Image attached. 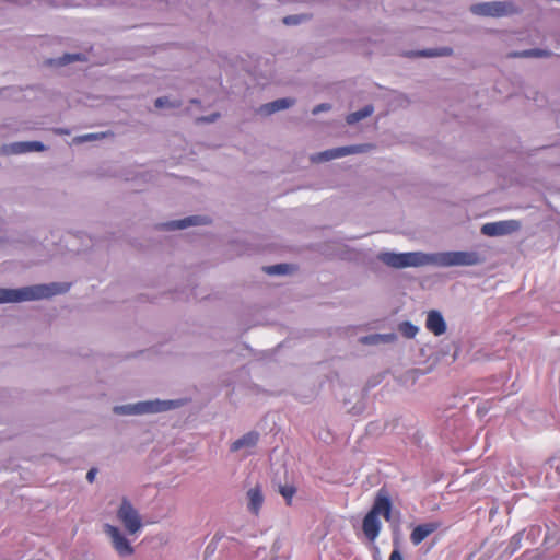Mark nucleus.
I'll use <instances>...</instances> for the list:
<instances>
[{"label":"nucleus","mask_w":560,"mask_h":560,"mask_svg":"<svg viewBox=\"0 0 560 560\" xmlns=\"http://www.w3.org/2000/svg\"><path fill=\"white\" fill-rule=\"evenodd\" d=\"M377 259L388 267L406 268L433 264L440 267L475 266L485 261L477 252H444L427 255L420 252L392 253L384 252L377 255Z\"/></svg>","instance_id":"1"},{"label":"nucleus","mask_w":560,"mask_h":560,"mask_svg":"<svg viewBox=\"0 0 560 560\" xmlns=\"http://www.w3.org/2000/svg\"><path fill=\"white\" fill-rule=\"evenodd\" d=\"M392 500L387 492L380 490L374 499L371 510L366 513L362 522V530L370 541H374L381 532L380 515L386 521L392 518Z\"/></svg>","instance_id":"2"},{"label":"nucleus","mask_w":560,"mask_h":560,"mask_svg":"<svg viewBox=\"0 0 560 560\" xmlns=\"http://www.w3.org/2000/svg\"><path fill=\"white\" fill-rule=\"evenodd\" d=\"M68 290V285L51 283L25 287L22 289H0V303L39 300Z\"/></svg>","instance_id":"3"},{"label":"nucleus","mask_w":560,"mask_h":560,"mask_svg":"<svg viewBox=\"0 0 560 560\" xmlns=\"http://www.w3.org/2000/svg\"><path fill=\"white\" fill-rule=\"evenodd\" d=\"M470 12L479 16L502 18L516 14L520 9L511 1H490L472 4Z\"/></svg>","instance_id":"4"},{"label":"nucleus","mask_w":560,"mask_h":560,"mask_svg":"<svg viewBox=\"0 0 560 560\" xmlns=\"http://www.w3.org/2000/svg\"><path fill=\"white\" fill-rule=\"evenodd\" d=\"M372 148H373V145L369 144V143L332 148V149H328V150L318 152L316 154H313L311 156V161L313 163L327 162V161L340 159V158L351 155V154L365 153V152H369Z\"/></svg>","instance_id":"5"},{"label":"nucleus","mask_w":560,"mask_h":560,"mask_svg":"<svg viewBox=\"0 0 560 560\" xmlns=\"http://www.w3.org/2000/svg\"><path fill=\"white\" fill-rule=\"evenodd\" d=\"M172 406L173 401H143L135 405L116 406L114 412L118 415H142L167 410Z\"/></svg>","instance_id":"6"},{"label":"nucleus","mask_w":560,"mask_h":560,"mask_svg":"<svg viewBox=\"0 0 560 560\" xmlns=\"http://www.w3.org/2000/svg\"><path fill=\"white\" fill-rule=\"evenodd\" d=\"M117 516L129 534L137 533L142 526L139 513L127 499L122 500Z\"/></svg>","instance_id":"7"},{"label":"nucleus","mask_w":560,"mask_h":560,"mask_svg":"<svg viewBox=\"0 0 560 560\" xmlns=\"http://www.w3.org/2000/svg\"><path fill=\"white\" fill-rule=\"evenodd\" d=\"M211 219L207 215H189L178 220H171L158 225V229L163 231L185 230L190 226L208 225Z\"/></svg>","instance_id":"8"},{"label":"nucleus","mask_w":560,"mask_h":560,"mask_svg":"<svg viewBox=\"0 0 560 560\" xmlns=\"http://www.w3.org/2000/svg\"><path fill=\"white\" fill-rule=\"evenodd\" d=\"M520 226L521 224L516 220L489 222L481 226V233L487 236L506 235L517 231Z\"/></svg>","instance_id":"9"},{"label":"nucleus","mask_w":560,"mask_h":560,"mask_svg":"<svg viewBox=\"0 0 560 560\" xmlns=\"http://www.w3.org/2000/svg\"><path fill=\"white\" fill-rule=\"evenodd\" d=\"M104 532L112 539L115 550L122 557L130 556L133 553V548L127 538L120 533V530L113 525L106 524Z\"/></svg>","instance_id":"10"},{"label":"nucleus","mask_w":560,"mask_h":560,"mask_svg":"<svg viewBox=\"0 0 560 560\" xmlns=\"http://www.w3.org/2000/svg\"><path fill=\"white\" fill-rule=\"evenodd\" d=\"M45 150V145L39 141L13 142L1 148L3 154H23L27 152H40Z\"/></svg>","instance_id":"11"},{"label":"nucleus","mask_w":560,"mask_h":560,"mask_svg":"<svg viewBox=\"0 0 560 560\" xmlns=\"http://www.w3.org/2000/svg\"><path fill=\"white\" fill-rule=\"evenodd\" d=\"M440 527H441L440 522H429V523H423V524L417 525L410 534V541L412 542V545L418 546L427 537H429L431 534L436 532Z\"/></svg>","instance_id":"12"},{"label":"nucleus","mask_w":560,"mask_h":560,"mask_svg":"<svg viewBox=\"0 0 560 560\" xmlns=\"http://www.w3.org/2000/svg\"><path fill=\"white\" fill-rule=\"evenodd\" d=\"M425 328L435 336H441L446 331V323L439 311L432 310L428 313Z\"/></svg>","instance_id":"13"},{"label":"nucleus","mask_w":560,"mask_h":560,"mask_svg":"<svg viewBox=\"0 0 560 560\" xmlns=\"http://www.w3.org/2000/svg\"><path fill=\"white\" fill-rule=\"evenodd\" d=\"M294 103H295V101L290 97L278 98L273 102L266 103V104L261 105L259 108V113L268 116L276 112L287 109V108L291 107L292 105H294Z\"/></svg>","instance_id":"14"},{"label":"nucleus","mask_w":560,"mask_h":560,"mask_svg":"<svg viewBox=\"0 0 560 560\" xmlns=\"http://www.w3.org/2000/svg\"><path fill=\"white\" fill-rule=\"evenodd\" d=\"M259 434L255 431H250L232 443L231 452H236L244 447L252 448L257 444Z\"/></svg>","instance_id":"15"},{"label":"nucleus","mask_w":560,"mask_h":560,"mask_svg":"<svg viewBox=\"0 0 560 560\" xmlns=\"http://www.w3.org/2000/svg\"><path fill=\"white\" fill-rule=\"evenodd\" d=\"M247 498L249 511L257 515L264 502L261 489L258 486L249 489L247 492Z\"/></svg>","instance_id":"16"},{"label":"nucleus","mask_w":560,"mask_h":560,"mask_svg":"<svg viewBox=\"0 0 560 560\" xmlns=\"http://www.w3.org/2000/svg\"><path fill=\"white\" fill-rule=\"evenodd\" d=\"M373 113H374L373 105H365L363 108L349 114L346 117V121L349 125H353V124H355V122H358V121H360V120L371 116Z\"/></svg>","instance_id":"17"},{"label":"nucleus","mask_w":560,"mask_h":560,"mask_svg":"<svg viewBox=\"0 0 560 560\" xmlns=\"http://www.w3.org/2000/svg\"><path fill=\"white\" fill-rule=\"evenodd\" d=\"M452 54H453V49L450 47L423 49V50H419V51L415 52L416 56L425 57V58L451 56Z\"/></svg>","instance_id":"18"},{"label":"nucleus","mask_w":560,"mask_h":560,"mask_svg":"<svg viewBox=\"0 0 560 560\" xmlns=\"http://www.w3.org/2000/svg\"><path fill=\"white\" fill-rule=\"evenodd\" d=\"M262 270L270 276L287 275L294 270L293 265L289 264H277L272 266H266Z\"/></svg>","instance_id":"19"},{"label":"nucleus","mask_w":560,"mask_h":560,"mask_svg":"<svg viewBox=\"0 0 560 560\" xmlns=\"http://www.w3.org/2000/svg\"><path fill=\"white\" fill-rule=\"evenodd\" d=\"M398 329L404 337L409 339L413 338L419 331V328L410 322H402L399 324Z\"/></svg>","instance_id":"20"},{"label":"nucleus","mask_w":560,"mask_h":560,"mask_svg":"<svg viewBox=\"0 0 560 560\" xmlns=\"http://www.w3.org/2000/svg\"><path fill=\"white\" fill-rule=\"evenodd\" d=\"M395 339V335L393 334H388V335H380V334H376V335H371V336H365L363 338H361V342L362 343H377L380 341H393Z\"/></svg>","instance_id":"21"},{"label":"nucleus","mask_w":560,"mask_h":560,"mask_svg":"<svg viewBox=\"0 0 560 560\" xmlns=\"http://www.w3.org/2000/svg\"><path fill=\"white\" fill-rule=\"evenodd\" d=\"M104 137H105L104 132L86 133V135H83V136L75 137L73 139V143L80 144V143H84V142H89V141L100 140V139H102Z\"/></svg>","instance_id":"22"},{"label":"nucleus","mask_w":560,"mask_h":560,"mask_svg":"<svg viewBox=\"0 0 560 560\" xmlns=\"http://www.w3.org/2000/svg\"><path fill=\"white\" fill-rule=\"evenodd\" d=\"M279 492L281 495L287 500V504L291 505L292 499L296 492V489L294 486L291 485H284L279 487Z\"/></svg>","instance_id":"23"},{"label":"nucleus","mask_w":560,"mask_h":560,"mask_svg":"<svg viewBox=\"0 0 560 560\" xmlns=\"http://www.w3.org/2000/svg\"><path fill=\"white\" fill-rule=\"evenodd\" d=\"M156 108H164V107H179L180 102H172L168 97L163 96L155 100L154 103Z\"/></svg>","instance_id":"24"},{"label":"nucleus","mask_w":560,"mask_h":560,"mask_svg":"<svg viewBox=\"0 0 560 560\" xmlns=\"http://www.w3.org/2000/svg\"><path fill=\"white\" fill-rule=\"evenodd\" d=\"M549 55H550V52H548L547 50H542V49H528V50H524V51L517 54V56H520V57H535V58L547 57Z\"/></svg>","instance_id":"25"},{"label":"nucleus","mask_w":560,"mask_h":560,"mask_svg":"<svg viewBox=\"0 0 560 560\" xmlns=\"http://www.w3.org/2000/svg\"><path fill=\"white\" fill-rule=\"evenodd\" d=\"M304 20H305L304 15L294 14V15H288V16L283 18V23L285 25H298Z\"/></svg>","instance_id":"26"},{"label":"nucleus","mask_w":560,"mask_h":560,"mask_svg":"<svg viewBox=\"0 0 560 560\" xmlns=\"http://www.w3.org/2000/svg\"><path fill=\"white\" fill-rule=\"evenodd\" d=\"M331 108V105L328 104V103H322V104H318L317 106H315L312 110V114L313 115H318L319 113L322 112H327Z\"/></svg>","instance_id":"27"},{"label":"nucleus","mask_w":560,"mask_h":560,"mask_svg":"<svg viewBox=\"0 0 560 560\" xmlns=\"http://www.w3.org/2000/svg\"><path fill=\"white\" fill-rule=\"evenodd\" d=\"M79 59V55H65L61 59V63L66 65V63H69L73 60H78Z\"/></svg>","instance_id":"28"},{"label":"nucleus","mask_w":560,"mask_h":560,"mask_svg":"<svg viewBox=\"0 0 560 560\" xmlns=\"http://www.w3.org/2000/svg\"><path fill=\"white\" fill-rule=\"evenodd\" d=\"M389 560H404V558L398 549H394L389 556Z\"/></svg>","instance_id":"29"},{"label":"nucleus","mask_w":560,"mask_h":560,"mask_svg":"<svg viewBox=\"0 0 560 560\" xmlns=\"http://www.w3.org/2000/svg\"><path fill=\"white\" fill-rule=\"evenodd\" d=\"M218 116H219L218 114H213L211 116L200 117V118H198V121L213 122Z\"/></svg>","instance_id":"30"},{"label":"nucleus","mask_w":560,"mask_h":560,"mask_svg":"<svg viewBox=\"0 0 560 560\" xmlns=\"http://www.w3.org/2000/svg\"><path fill=\"white\" fill-rule=\"evenodd\" d=\"M95 475H96V469L95 468H92L88 471L86 474V479L90 481V482H93L94 481V478H95Z\"/></svg>","instance_id":"31"},{"label":"nucleus","mask_w":560,"mask_h":560,"mask_svg":"<svg viewBox=\"0 0 560 560\" xmlns=\"http://www.w3.org/2000/svg\"><path fill=\"white\" fill-rule=\"evenodd\" d=\"M55 132L58 135H69L70 133V131L68 129H63V128L56 129Z\"/></svg>","instance_id":"32"}]
</instances>
